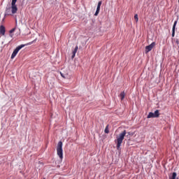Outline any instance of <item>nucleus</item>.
<instances>
[{
	"instance_id": "1",
	"label": "nucleus",
	"mask_w": 179,
	"mask_h": 179,
	"mask_svg": "<svg viewBox=\"0 0 179 179\" xmlns=\"http://www.w3.org/2000/svg\"><path fill=\"white\" fill-rule=\"evenodd\" d=\"M17 0H12L11 7H6L5 11V16H9L10 15H15L17 12V6H16Z\"/></svg>"
},
{
	"instance_id": "2",
	"label": "nucleus",
	"mask_w": 179,
	"mask_h": 179,
	"mask_svg": "<svg viewBox=\"0 0 179 179\" xmlns=\"http://www.w3.org/2000/svg\"><path fill=\"white\" fill-rule=\"evenodd\" d=\"M125 135H127V130H124L122 133L117 136V139L115 141L117 145L116 148L117 150L121 148V145H122V141H124L125 138Z\"/></svg>"
},
{
	"instance_id": "3",
	"label": "nucleus",
	"mask_w": 179,
	"mask_h": 179,
	"mask_svg": "<svg viewBox=\"0 0 179 179\" xmlns=\"http://www.w3.org/2000/svg\"><path fill=\"white\" fill-rule=\"evenodd\" d=\"M57 153L60 160L64 159V150H62V141H59L57 147Z\"/></svg>"
},
{
	"instance_id": "4",
	"label": "nucleus",
	"mask_w": 179,
	"mask_h": 179,
	"mask_svg": "<svg viewBox=\"0 0 179 179\" xmlns=\"http://www.w3.org/2000/svg\"><path fill=\"white\" fill-rule=\"evenodd\" d=\"M160 117V113H159V110H156L155 113L150 112L147 116V118H159Z\"/></svg>"
},
{
	"instance_id": "5",
	"label": "nucleus",
	"mask_w": 179,
	"mask_h": 179,
	"mask_svg": "<svg viewBox=\"0 0 179 179\" xmlns=\"http://www.w3.org/2000/svg\"><path fill=\"white\" fill-rule=\"evenodd\" d=\"M33 43H34V41L30 42L29 43H27V44H22L18 45L13 52H14V54H16L17 55V52H19V51H20V50H22V48H23V47H26V45H30L31 44H33Z\"/></svg>"
},
{
	"instance_id": "6",
	"label": "nucleus",
	"mask_w": 179,
	"mask_h": 179,
	"mask_svg": "<svg viewBox=\"0 0 179 179\" xmlns=\"http://www.w3.org/2000/svg\"><path fill=\"white\" fill-rule=\"evenodd\" d=\"M155 45H156V43L155 42H152L150 45H148L145 47V52H150V51H152V50L153 49V47H155Z\"/></svg>"
},
{
	"instance_id": "7",
	"label": "nucleus",
	"mask_w": 179,
	"mask_h": 179,
	"mask_svg": "<svg viewBox=\"0 0 179 179\" xmlns=\"http://www.w3.org/2000/svg\"><path fill=\"white\" fill-rule=\"evenodd\" d=\"M178 20H176L173 23V26L172 28V37H174L176 36V26H177Z\"/></svg>"
},
{
	"instance_id": "8",
	"label": "nucleus",
	"mask_w": 179,
	"mask_h": 179,
	"mask_svg": "<svg viewBox=\"0 0 179 179\" xmlns=\"http://www.w3.org/2000/svg\"><path fill=\"white\" fill-rule=\"evenodd\" d=\"M6 31V29H5V26L1 25L0 26V34L1 36H3Z\"/></svg>"
},
{
	"instance_id": "9",
	"label": "nucleus",
	"mask_w": 179,
	"mask_h": 179,
	"mask_svg": "<svg viewBox=\"0 0 179 179\" xmlns=\"http://www.w3.org/2000/svg\"><path fill=\"white\" fill-rule=\"evenodd\" d=\"M78 46H76V48H74L73 51V55L71 56L72 59H73L75 58V56L76 55V52H78Z\"/></svg>"
},
{
	"instance_id": "10",
	"label": "nucleus",
	"mask_w": 179,
	"mask_h": 179,
	"mask_svg": "<svg viewBox=\"0 0 179 179\" xmlns=\"http://www.w3.org/2000/svg\"><path fill=\"white\" fill-rule=\"evenodd\" d=\"M99 13H100V7L97 6L96 10L94 13V16H97L99 15Z\"/></svg>"
},
{
	"instance_id": "11",
	"label": "nucleus",
	"mask_w": 179,
	"mask_h": 179,
	"mask_svg": "<svg viewBox=\"0 0 179 179\" xmlns=\"http://www.w3.org/2000/svg\"><path fill=\"white\" fill-rule=\"evenodd\" d=\"M120 96L121 98V100H123L125 98V92H122L120 93Z\"/></svg>"
},
{
	"instance_id": "12",
	"label": "nucleus",
	"mask_w": 179,
	"mask_h": 179,
	"mask_svg": "<svg viewBox=\"0 0 179 179\" xmlns=\"http://www.w3.org/2000/svg\"><path fill=\"white\" fill-rule=\"evenodd\" d=\"M176 177H177V173L173 172V173H172V176H171V177H169V179H176Z\"/></svg>"
},
{
	"instance_id": "13",
	"label": "nucleus",
	"mask_w": 179,
	"mask_h": 179,
	"mask_svg": "<svg viewBox=\"0 0 179 179\" xmlns=\"http://www.w3.org/2000/svg\"><path fill=\"white\" fill-rule=\"evenodd\" d=\"M104 132H105V134H109L110 133V130H108V125H107L106 127Z\"/></svg>"
},
{
	"instance_id": "14",
	"label": "nucleus",
	"mask_w": 179,
	"mask_h": 179,
	"mask_svg": "<svg viewBox=\"0 0 179 179\" xmlns=\"http://www.w3.org/2000/svg\"><path fill=\"white\" fill-rule=\"evenodd\" d=\"M134 19H135L136 23H138V22H139V18L138 17V14H135Z\"/></svg>"
},
{
	"instance_id": "15",
	"label": "nucleus",
	"mask_w": 179,
	"mask_h": 179,
	"mask_svg": "<svg viewBox=\"0 0 179 179\" xmlns=\"http://www.w3.org/2000/svg\"><path fill=\"white\" fill-rule=\"evenodd\" d=\"M16 30V28H13L11 30L9 31V34H12V33H14V31Z\"/></svg>"
},
{
	"instance_id": "16",
	"label": "nucleus",
	"mask_w": 179,
	"mask_h": 179,
	"mask_svg": "<svg viewBox=\"0 0 179 179\" xmlns=\"http://www.w3.org/2000/svg\"><path fill=\"white\" fill-rule=\"evenodd\" d=\"M16 53H14L13 52V53H12V55H11V59H13V58H15V57H16Z\"/></svg>"
},
{
	"instance_id": "17",
	"label": "nucleus",
	"mask_w": 179,
	"mask_h": 179,
	"mask_svg": "<svg viewBox=\"0 0 179 179\" xmlns=\"http://www.w3.org/2000/svg\"><path fill=\"white\" fill-rule=\"evenodd\" d=\"M101 3H102L101 1H99L97 6L100 8L101 6Z\"/></svg>"
},
{
	"instance_id": "18",
	"label": "nucleus",
	"mask_w": 179,
	"mask_h": 179,
	"mask_svg": "<svg viewBox=\"0 0 179 179\" xmlns=\"http://www.w3.org/2000/svg\"><path fill=\"white\" fill-rule=\"evenodd\" d=\"M127 135H132V134L131 133V131L127 132Z\"/></svg>"
},
{
	"instance_id": "19",
	"label": "nucleus",
	"mask_w": 179,
	"mask_h": 179,
	"mask_svg": "<svg viewBox=\"0 0 179 179\" xmlns=\"http://www.w3.org/2000/svg\"><path fill=\"white\" fill-rule=\"evenodd\" d=\"M176 44H179V39L176 40Z\"/></svg>"
},
{
	"instance_id": "20",
	"label": "nucleus",
	"mask_w": 179,
	"mask_h": 179,
	"mask_svg": "<svg viewBox=\"0 0 179 179\" xmlns=\"http://www.w3.org/2000/svg\"><path fill=\"white\" fill-rule=\"evenodd\" d=\"M10 37H13V34H10Z\"/></svg>"
},
{
	"instance_id": "21",
	"label": "nucleus",
	"mask_w": 179,
	"mask_h": 179,
	"mask_svg": "<svg viewBox=\"0 0 179 179\" xmlns=\"http://www.w3.org/2000/svg\"><path fill=\"white\" fill-rule=\"evenodd\" d=\"M178 3H179V0H178Z\"/></svg>"
}]
</instances>
